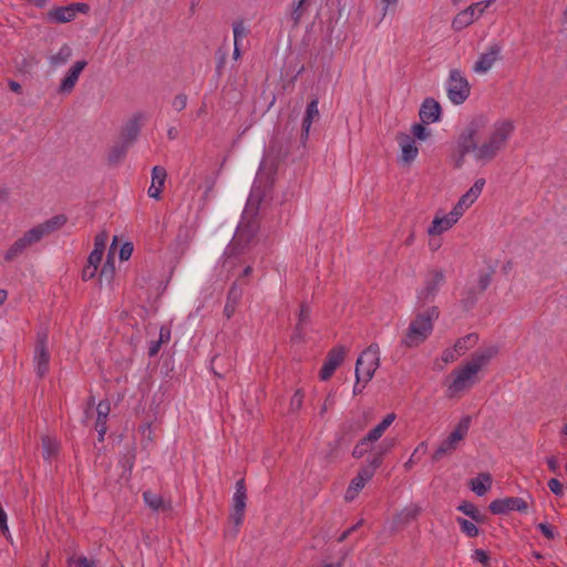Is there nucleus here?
<instances>
[{"label": "nucleus", "instance_id": "obj_25", "mask_svg": "<svg viewBox=\"0 0 567 567\" xmlns=\"http://www.w3.org/2000/svg\"><path fill=\"white\" fill-rule=\"evenodd\" d=\"M318 104H319V101L317 97H315L307 105L305 116L302 120V130H301V140L302 141H306L308 138L312 122L319 117Z\"/></svg>", "mask_w": 567, "mask_h": 567}, {"label": "nucleus", "instance_id": "obj_46", "mask_svg": "<svg viewBox=\"0 0 567 567\" xmlns=\"http://www.w3.org/2000/svg\"><path fill=\"white\" fill-rule=\"evenodd\" d=\"M369 441H365V437H362L360 442L354 446L352 451V456L355 458L362 457L368 451Z\"/></svg>", "mask_w": 567, "mask_h": 567}, {"label": "nucleus", "instance_id": "obj_64", "mask_svg": "<svg viewBox=\"0 0 567 567\" xmlns=\"http://www.w3.org/2000/svg\"><path fill=\"white\" fill-rule=\"evenodd\" d=\"M416 462V455L412 453L411 457L404 463L405 470H411Z\"/></svg>", "mask_w": 567, "mask_h": 567}, {"label": "nucleus", "instance_id": "obj_9", "mask_svg": "<svg viewBox=\"0 0 567 567\" xmlns=\"http://www.w3.org/2000/svg\"><path fill=\"white\" fill-rule=\"evenodd\" d=\"M477 373L467 363L455 369L451 373V382L449 383L450 395H455L470 390L477 382Z\"/></svg>", "mask_w": 567, "mask_h": 567}, {"label": "nucleus", "instance_id": "obj_6", "mask_svg": "<svg viewBox=\"0 0 567 567\" xmlns=\"http://www.w3.org/2000/svg\"><path fill=\"white\" fill-rule=\"evenodd\" d=\"M446 92L449 100L455 105L464 103L470 96V83L460 70L454 69L450 71L446 81Z\"/></svg>", "mask_w": 567, "mask_h": 567}, {"label": "nucleus", "instance_id": "obj_30", "mask_svg": "<svg viewBox=\"0 0 567 567\" xmlns=\"http://www.w3.org/2000/svg\"><path fill=\"white\" fill-rule=\"evenodd\" d=\"M395 417L396 415L394 413H389L378 425L369 431V433L364 436L365 441H369L370 443L377 442L394 422Z\"/></svg>", "mask_w": 567, "mask_h": 567}, {"label": "nucleus", "instance_id": "obj_53", "mask_svg": "<svg viewBox=\"0 0 567 567\" xmlns=\"http://www.w3.org/2000/svg\"><path fill=\"white\" fill-rule=\"evenodd\" d=\"M96 271H97V267L96 266H92V265H86L82 271V279L83 280H91L95 277L96 275Z\"/></svg>", "mask_w": 567, "mask_h": 567}, {"label": "nucleus", "instance_id": "obj_32", "mask_svg": "<svg viewBox=\"0 0 567 567\" xmlns=\"http://www.w3.org/2000/svg\"><path fill=\"white\" fill-rule=\"evenodd\" d=\"M470 485L476 495L483 496L491 488L492 476L488 473H481L477 477L471 480Z\"/></svg>", "mask_w": 567, "mask_h": 567}, {"label": "nucleus", "instance_id": "obj_26", "mask_svg": "<svg viewBox=\"0 0 567 567\" xmlns=\"http://www.w3.org/2000/svg\"><path fill=\"white\" fill-rule=\"evenodd\" d=\"M143 115L141 113L135 114L123 127L122 141L132 145L137 138L141 131V121Z\"/></svg>", "mask_w": 567, "mask_h": 567}, {"label": "nucleus", "instance_id": "obj_15", "mask_svg": "<svg viewBox=\"0 0 567 567\" xmlns=\"http://www.w3.org/2000/svg\"><path fill=\"white\" fill-rule=\"evenodd\" d=\"M86 65H87V62L85 60L76 61L69 69V71L64 75V78L61 80L59 87H58V93L59 94H70L74 90V87L79 81L80 74L85 69Z\"/></svg>", "mask_w": 567, "mask_h": 567}, {"label": "nucleus", "instance_id": "obj_20", "mask_svg": "<svg viewBox=\"0 0 567 567\" xmlns=\"http://www.w3.org/2000/svg\"><path fill=\"white\" fill-rule=\"evenodd\" d=\"M401 148V162L404 164H411L419 154V148L414 138L408 134L401 133L396 137Z\"/></svg>", "mask_w": 567, "mask_h": 567}, {"label": "nucleus", "instance_id": "obj_17", "mask_svg": "<svg viewBox=\"0 0 567 567\" xmlns=\"http://www.w3.org/2000/svg\"><path fill=\"white\" fill-rule=\"evenodd\" d=\"M346 357L344 347H336L331 349L326 358V361L320 370V379L328 380L337 370V368L343 362Z\"/></svg>", "mask_w": 567, "mask_h": 567}, {"label": "nucleus", "instance_id": "obj_5", "mask_svg": "<svg viewBox=\"0 0 567 567\" xmlns=\"http://www.w3.org/2000/svg\"><path fill=\"white\" fill-rule=\"evenodd\" d=\"M380 364V348L371 343L358 358L355 363V379L367 384L374 375Z\"/></svg>", "mask_w": 567, "mask_h": 567}, {"label": "nucleus", "instance_id": "obj_42", "mask_svg": "<svg viewBox=\"0 0 567 567\" xmlns=\"http://www.w3.org/2000/svg\"><path fill=\"white\" fill-rule=\"evenodd\" d=\"M305 3H306V0H297L293 3V8L291 11V19L293 20V22L296 24L299 23L300 19L302 18V16L306 11Z\"/></svg>", "mask_w": 567, "mask_h": 567}, {"label": "nucleus", "instance_id": "obj_54", "mask_svg": "<svg viewBox=\"0 0 567 567\" xmlns=\"http://www.w3.org/2000/svg\"><path fill=\"white\" fill-rule=\"evenodd\" d=\"M382 4V18H384L389 10H394L399 3V0H380Z\"/></svg>", "mask_w": 567, "mask_h": 567}, {"label": "nucleus", "instance_id": "obj_38", "mask_svg": "<svg viewBox=\"0 0 567 567\" xmlns=\"http://www.w3.org/2000/svg\"><path fill=\"white\" fill-rule=\"evenodd\" d=\"M114 275H115V265H114V259L110 252L107 256V259L104 262L102 270L100 272V277H99L100 284L102 285L103 282H105V284L110 285L114 278Z\"/></svg>", "mask_w": 567, "mask_h": 567}, {"label": "nucleus", "instance_id": "obj_28", "mask_svg": "<svg viewBox=\"0 0 567 567\" xmlns=\"http://www.w3.org/2000/svg\"><path fill=\"white\" fill-rule=\"evenodd\" d=\"M394 446V440H384L378 449V452L370 460L369 465L362 467V470H371V477H373L375 471L382 464V457L384 454L389 453Z\"/></svg>", "mask_w": 567, "mask_h": 567}, {"label": "nucleus", "instance_id": "obj_36", "mask_svg": "<svg viewBox=\"0 0 567 567\" xmlns=\"http://www.w3.org/2000/svg\"><path fill=\"white\" fill-rule=\"evenodd\" d=\"M130 146V144L123 141L114 144L109 151V162L111 164H118L126 156Z\"/></svg>", "mask_w": 567, "mask_h": 567}, {"label": "nucleus", "instance_id": "obj_44", "mask_svg": "<svg viewBox=\"0 0 567 567\" xmlns=\"http://www.w3.org/2000/svg\"><path fill=\"white\" fill-rule=\"evenodd\" d=\"M107 240L109 234L105 230L100 231L94 238V250L104 252Z\"/></svg>", "mask_w": 567, "mask_h": 567}, {"label": "nucleus", "instance_id": "obj_33", "mask_svg": "<svg viewBox=\"0 0 567 567\" xmlns=\"http://www.w3.org/2000/svg\"><path fill=\"white\" fill-rule=\"evenodd\" d=\"M72 56V49L69 44H63L55 54L49 58L52 68H60L69 62Z\"/></svg>", "mask_w": 567, "mask_h": 567}, {"label": "nucleus", "instance_id": "obj_8", "mask_svg": "<svg viewBox=\"0 0 567 567\" xmlns=\"http://www.w3.org/2000/svg\"><path fill=\"white\" fill-rule=\"evenodd\" d=\"M445 275L443 270L432 269L427 271L423 286L417 291V306L423 307L432 302L436 297L441 286L444 284Z\"/></svg>", "mask_w": 567, "mask_h": 567}, {"label": "nucleus", "instance_id": "obj_50", "mask_svg": "<svg viewBox=\"0 0 567 567\" xmlns=\"http://www.w3.org/2000/svg\"><path fill=\"white\" fill-rule=\"evenodd\" d=\"M548 488L550 492L557 496H561L564 494V486L557 478H550L548 481Z\"/></svg>", "mask_w": 567, "mask_h": 567}, {"label": "nucleus", "instance_id": "obj_12", "mask_svg": "<svg viewBox=\"0 0 567 567\" xmlns=\"http://www.w3.org/2000/svg\"><path fill=\"white\" fill-rule=\"evenodd\" d=\"M89 4L83 2H73L65 7H55L48 11V19L55 23H66L75 19L78 13H87Z\"/></svg>", "mask_w": 567, "mask_h": 567}, {"label": "nucleus", "instance_id": "obj_57", "mask_svg": "<svg viewBox=\"0 0 567 567\" xmlns=\"http://www.w3.org/2000/svg\"><path fill=\"white\" fill-rule=\"evenodd\" d=\"M457 357H460L458 354H456V351L454 348H451V349H446L443 351L442 353V360L445 362V363H451V362H454Z\"/></svg>", "mask_w": 567, "mask_h": 567}, {"label": "nucleus", "instance_id": "obj_11", "mask_svg": "<svg viewBox=\"0 0 567 567\" xmlns=\"http://www.w3.org/2000/svg\"><path fill=\"white\" fill-rule=\"evenodd\" d=\"M246 486L245 481L239 480L236 483V491L233 496V511L229 516V519L235 525V530L233 533V536L235 537L238 533V527L243 524L244 516H245V509H246Z\"/></svg>", "mask_w": 567, "mask_h": 567}, {"label": "nucleus", "instance_id": "obj_40", "mask_svg": "<svg viewBox=\"0 0 567 567\" xmlns=\"http://www.w3.org/2000/svg\"><path fill=\"white\" fill-rule=\"evenodd\" d=\"M457 523L461 527V530L468 537H476L478 535V528L474 523L462 517L457 518Z\"/></svg>", "mask_w": 567, "mask_h": 567}, {"label": "nucleus", "instance_id": "obj_35", "mask_svg": "<svg viewBox=\"0 0 567 567\" xmlns=\"http://www.w3.org/2000/svg\"><path fill=\"white\" fill-rule=\"evenodd\" d=\"M478 342L477 333H468L467 336L460 338L455 341L453 348L456 354L463 355L470 349H472Z\"/></svg>", "mask_w": 567, "mask_h": 567}, {"label": "nucleus", "instance_id": "obj_1", "mask_svg": "<svg viewBox=\"0 0 567 567\" xmlns=\"http://www.w3.org/2000/svg\"><path fill=\"white\" fill-rule=\"evenodd\" d=\"M484 185V178L476 179L473 186L464 195L461 196L458 202L449 214L440 215L437 213L427 228V235L435 237L451 229L464 215L466 209L475 203V200L481 195Z\"/></svg>", "mask_w": 567, "mask_h": 567}, {"label": "nucleus", "instance_id": "obj_63", "mask_svg": "<svg viewBox=\"0 0 567 567\" xmlns=\"http://www.w3.org/2000/svg\"><path fill=\"white\" fill-rule=\"evenodd\" d=\"M9 199V190L7 188H0V204L7 203Z\"/></svg>", "mask_w": 567, "mask_h": 567}, {"label": "nucleus", "instance_id": "obj_7", "mask_svg": "<svg viewBox=\"0 0 567 567\" xmlns=\"http://www.w3.org/2000/svg\"><path fill=\"white\" fill-rule=\"evenodd\" d=\"M471 424V416H464L451 432L446 440H444L433 454V460L439 461L446 454L455 451L461 441L467 435Z\"/></svg>", "mask_w": 567, "mask_h": 567}, {"label": "nucleus", "instance_id": "obj_47", "mask_svg": "<svg viewBox=\"0 0 567 567\" xmlns=\"http://www.w3.org/2000/svg\"><path fill=\"white\" fill-rule=\"evenodd\" d=\"M303 402V394L300 390L296 391L295 394L290 399V410L292 412H297L301 409Z\"/></svg>", "mask_w": 567, "mask_h": 567}, {"label": "nucleus", "instance_id": "obj_52", "mask_svg": "<svg viewBox=\"0 0 567 567\" xmlns=\"http://www.w3.org/2000/svg\"><path fill=\"white\" fill-rule=\"evenodd\" d=\"M171 328L168 326H162L159 329L158 342L161 344H166L171 340Z\"/></svg>", "mask_w": 567, "mask_h": 567}, {"label": "nucleus", "instance_id": "obj_21", "mask_svg": "<svg viewBox=\"0 0 567 567\" xmlns=\"http://www.w3.org/2000/svg\"><path fill=\"white\" fill-rule=\"evenodd\" d=\"M441 112L440 103L432 97H427L423 101L419 115L423 123L430 124L440 121Z\"/></svg>", "mask_w": 567, "mask_h": 567}, {"label": "nucleus", "instance_id": "obj_4", "mask_svg": "<svg viewBox=\"0 0 567 567\" xmlns=\"http://www.w3.org/2000/svg\"><path fill=\"white\" fill-rule=\"evenodd\" d=\"M488 121L484 115L473 117L470 123L464 127L457 138V153L458 157L455 158V166L461 167L464 162V156L468 153L478 162L480 144L477 143V135L486 127Z\"/></svg>", "mask_w": 567, "mask_h": 567}, {"label": "nucleus", "instance_id": "obj_48", "mask_svg": "<svg viewBox=\"0 0 567 567\" xmlns=\"http://www.w3.org/2000/svg\"><path fill=\"white\" fill-rule=\"evenodd\" d=\"M233 32H234L235 44H237L240 39H243L247 35V29L243 22H236L234 24Z\"/></svg>", "mask_w": 567, "mask_h": 567}, {"label": "nucleus", "instance_id": "obj_45", "mask_svg": "<svg viewBox=\"0 0 567 567\" xmlns=\"http://www.w3.org/2000/svg\"><path fill=\"white\" fill-rule=\"evenodd\" d=\"M411 131H412L413 136L421 141L426 140L430 135L429 130L423 124H420V123L414 124L412 126Z\"/></svg>", "mask_w": 567, "mask_h": 567}, {"label": "nucleus", "instance_id": "obj_27", "mask_svg": "<svg viewBox=\"0 0 567 567\" xmlns=\"http://www.w3.org/2000/svg\"><path fill=\"white\" fill-rule=\"evenodd\" d=\"M310 321V307L306 303H301L300 311L298 315V321L296 324V329L293 334L291 336V340L293 342H301L305 339L303 328Z\"/></svg>", "mask_w": 567, "mask_h": 567}, {"label": "nucleus", "instance_id": "obj_56", "mask_svg": "<svg viewBox=\"0 0 567 567\" xmlns=\"http://www.w3.org/2000/svg\"><path fill=\"white\" fill-rule=\"evenodd\" d=\"M103 252L97 250H92L87 258V264L92 266H96L99 268L100 262L102 261Z\"/></svg>", "mask_w": 567, "mask_h": 567}, {"label": "nucleus", "instance_id": "obj_62", "mask_svg": "<svg viewBox=\"0 0 567 567\" xmlns=\"http://www.w3.org/2000/svg\"><path fill=\"white\" fill-rule=\"evenodd\" d=\"M161 347H162V344L158 342V340L151 341L150 347H148V355L151 358L155 357L159 352Z\"/></svg>", "mask_w": 567, "mask_h": 567}, {"label": "nucleus", "instance_id": "obj_23", "mask_svg": "<svg viewBox=\"0 0 567 567\" xmlns=\"http://www.w3.org/2000/svg\"><path fill=\"white\" fill-rule=\"evenodd\" d=\"M167 173L162 166H154L152 169V184L148 187L147 194L150 197L158 199L166 181Z\"/></svg>", "mask_w": 567, "mask_h": 567}, {"label": "nucleus", "instance_id": "obj_31", "mask_svg": "<svg viewBox=\"0 0 567 567\" xmlns=\"http://www.w3.org/2000/svg\"><path fill=\"white\" fill-rule=\"evenodd\" d=\"M241 289L234 284L228 292L227 301L224 307V315L226 316L227 319H230L234 316L236 307L241 298Z\"/></svg>", "mask_w": 567, "mask_h": 567}, {"label": "nucleus", "instance_id": "obj_18", "mask_svg": "<svg viewBox=\"0 0 567 567\" xmlns=\"http://www.w3.org/2000/svg\"><path fill=\"white\" fill-rule=\"evenodd\" d=\"M499 351L498 346L491 344L485 348H482L474 352L471 357V360L466 363L474 369L476 373H478L484 367H486L489 361L497 355Z\"/></svg>", "mask_w": 567, "mask_h": 567}, {"label": "nucleus", "instance_id": "obj_22", "mask_svg": "<svg viewBox=\"0 0 567 567\" xmlns=\"http://www.w3.org/2000/svg\"><path fill=\"white\" fill-rule=\"evenodd\" d=\"M371 470H360L358 475L354 476L348 488H347V492H346V495H344V498L347 502H351L353 501L359 492L364 487V485L367 484V482H369L371 480Z\"/></svg>", "mask_w": 567, "mask_h": 567}, {"label": "nucleus", "instance_id": "obj_59", "mask_svg": "<svg viewBox=\"0 0 567 567\" xmlns=\"http://www.w3.org/2000/svg\"><path fill=\"white\" fill-rule=\"evenodd\" d=\"M473 557L475 560L482 563L483 565H487L488 559H489L487 553L483 549H475Z\"/></svg>", "mask_w": 567, "mask_h": 567}, {"label": "nucleus", "instance_id": "obj_34", "mask_svg": "<svg viewBox=\"0 0 567 567\" xmlns=\"http://www.w3.org/2000/svg\"><path fill=\"white\" fill-rule=\"evenodd\" d=\"M143 498L148 507H151L153 511H168L171 508L169 504L165 503L163 497L156 493H152L150 491H146L143 493Z\"/></svg>", "mask_w": 567, "mask_h": 567}, {"label": "nucleus", "instance_id": "obj_60", "mask_svg": "<svg viewBox=\"0 0 567 567\" xmlns=\"http://www.w3.org/2000/svg\"><path fill=\"white\" fill-rule=\"evenodd\" d=\"M362 524V520H360L359 523H357L355 525H353L352 527L348 528L347 530H344L338 538V542L339 543H342L344 542L360 525Z\"/></svg>", "mask_w": 567, "mask_h": 567}, {"label": "nucleus", "instance_id": "obj_43", "mask_svg": "<svg viewBox=\"0 0 567 567\" xmlns=\"http://www.w3.org/2000/svg\"><path fill=\"white\" fill-rule=\"evenodd\" d=\"M461 512H463L465 515L470 516L475 522L481 520V514L478 509L471 503H464L458 507Z\"/></svg>", "mask_w": 567, "mask_h": 567}, {"label": "nucleus", "instance_id": "obj_16", "mask_svg": "<svg viewBox=\"0 0 567 567\" xmlns=\"http://www.w3.org/2000/svg\"><path fill=\"white\" fill-rule=\"evenodd\" d=\"M527 507V503L520 497L495 499L488 506L493 514H505L512 511L526 512Z\"/></svg>", "mask_w": 567, "mask_h": 567}, {"label": "nucleus", "instance_id": "obj_19", "mask_svg": "<svg viewBox=\"0 0 567 567\" xmlns=\"http://www.w3.org/2000/svg\"><path fill=\"white\" fill-rule=\"evenodd\" d=\"M503 47L499 43H492L487 51L482 53L473 66L476 73H486L497 61Z\"/></svg>", "mask_w": 567, "mask_h": 567}, {"label": "nucleus", "instance_id": "obj_61", "mask_svg": "<svg viewBox=\"0 0 567 567\" xmlns=\"http://www.w3.org/2000/svg\"><path fill=\"white\" fill-rule=\"evenodd\" d=\"M548 468L550 472L557 474L559 471V464L555 456L547 457L546 460Z\"/></svg>", "mask_w": 567, "mask_h": 567}, {"label": "nucleus", "instance_id": "obj_55", "mask_svg": "<svg viewBox=\"0 0 567 567\" xmlns=\"http://www.w3.org/2000/svg\"><path fill=\"white\" fill-rule=\"evenodd\" d=\"M133 254V245L131 243H125L120 249V259L127 260Z\"/></svg>", "mask_w": 567, "mask_h": 567}, {"label": "nucleus", "instance_id": "obj_24", "mask_svg": "<svg viewBox=\"0 0 567 567\" xmlns=\"http://www.w3.org/2000/svg\"><path fill=\"white\" fill-rule=\"evenodd\" d=\"M66 223L64 215H56L33 227V230L38 234V238L41 240L44 236L60 229Z\"/></svg>", "mask_w": 567, "mask_h": 567}, {"label": "nucleus", "instance_id": "obj_29", "mask_svg": "<svg viewBox=\"0 0 567 567\" xmlns=\"http://www.w3.org/2000/svg\"><path fill=\"white\" fill-rule=\"evenodd\" d=\"M97 419L95 422V429L99 432V440L103 441L106 433V419L111 411L110 403L107 401H101L96 408Z\"/></svg>", "mask_w": 567, "mask_h": 567}, {"label": "nucleus", "instance_id": "obj_58", "mask_svg": "<svg viewBox=\"0 0 567 567\" xmlns=\"http://www.w3.org/2000/svg\"><path fill=\"white\" fill-rule=\"evenodd\" d=\"M538 529L548 539H553L555 537V533H554L553 527L550 525L546 524V523L538 524Z\"/></svg>", "mask_w": 567, "mask_h": 567}, {"label": "nucleus", "instance_id": "obj_3", "mask_svg": "<svg viewBox=\"0 0 567 567\" xmlns=\"http://www.w3.org/2000/svg\"><path fill=\"white\" fill-rule=\"evenodd\" d=\"M440 311L432 306L423 312H419L410 322L401 343L406 348H415L422 344L432 333L434 321Z\"/></svg>", "mask_w": 567, "mask_h": 567}, {"label": "nucleus", "instance_id": "obj_13", "mask_svg": "<svg viewBox=\"0 0 567 567\" xmlns=\"http://www.w3.org/2000/svg\"><path fill=\"white\" fill-rule=\"evenodd\" d=\"M38 234L33 228L29 229L23 234L22 237L18 238L6 251L3 258L7 262H11L21 256L29 247L39 243Z\"/></svg>", "mask_w": 567, "mask_h": 567}, {"label": "nucleus", "instance_id": "obj_39", "mask_svg": "<svg viewBox=\"0 0 567 567\" xmlns=\"http://www.w3.org/2000/svg\"><path fill=\"white\" fill-rule=\"evenodd\" d=\"M43 456L45 460H50L58 454L59 443L55 439L44 436L42 439Z\"/></svg>", "mask_w": 567, "mask_h": 567}, {"label": "nucleus", "instance_id": "obj_2", "mask_svg": "<svg viewBox=\"0 0 567 567\" xmlns=\"http://www.w3.org/2000/svg\"><path fill=\"white\" fill-rule=\"evenodd\" d=\"M515 131V123L511 118H501L494 122L488 135L484 142L480 144L478 162L488 163L503 152Z\"/></svg>", "mask_w": 567, "mask_h": 567}, {"label": "nucleus", "instance_id": "obj_14", "mask_svg": "<svg viewBox=\"0 0 567 567\" xmlns=\"http://www.w3.org/2000/svg\"><path fill=\"white\" fill-rule=\"evenodd\" d=\"M48 334L45 332L38 336L34 349V364L37 374L42 378L49 371L50 354L47 349Z\"/></svg>", "mask_w": 567, "mask_h": 567}, {"label": "nucleus", "instance_id": "obj_49", "mask_svg": "<svg viewBox=\"0 0 567 567\" xmlns=\"http://www.w3.org/2000/svg\"><path fill=\"white\" fill-rule=\"evenodd\" d=\"M172 105L177 112L183 111L187 105V95L184 93L177 94L174 97Z\"/></svg>", "mask_w": 567, "mask_h": 567}, {"label": "nucleus", "instance_id": "obj_51", "mask_svg": "<svg viewBox=\"0 0 567 567\" xmlns=\"http://www.w3.org/2000/svg\"><path fill=\"white\" fill-rule=\"evenodd\" d=\"M492 281V272H482L478 276V288L480 292H483L486 290V288L489 286Z\"/></svg>", "mask_w": 567, "mask_h": 567}, {"label": "nucleus", "instance_id": "obj_10", "mask_svg": "<svg viewBox=\"0 0 567 567\" xmlns=\"http://www.w3.org/2000/svg\"><path fill=\"white\" fill-rule=\"evenodd\" d=\"M495 0H484L471 4L465 10L458 12L452 21V27L456 31H461L480 19L485 10L491 7Z\"/></svg>", "mask_w": 567, "mask_h": 567}, {"label": "nucleus", "instance_id": "obj_37", "mask_svg": "<svg viewBox=\"0 0 567 567\" xmlns=\"http://www.w3.org/2000/svg\"><path fill=\"white\" fill-rule=\"evenodd\" d=\"M421 512V507L416 504H411L403 508L395 517V523L404 525L415 519Z\"/></svg>", "mask_w": 567, "mask_h": 567}, {"label": "nucleus", "instance_id": "obj_41", "mask_svg": "<svg viewBox=\"0 0 567 567\" xmlns=\"http://www.w3.org/2000/svg\"><path fill=\"white\" fill-rule=\"evenodd\" d=\"M68 565L70 567H97L95 560L87 559L85 556H71L68 558Z\"/></svg>", "mask_w": 567, "mask_h": 567}]
</instances>
